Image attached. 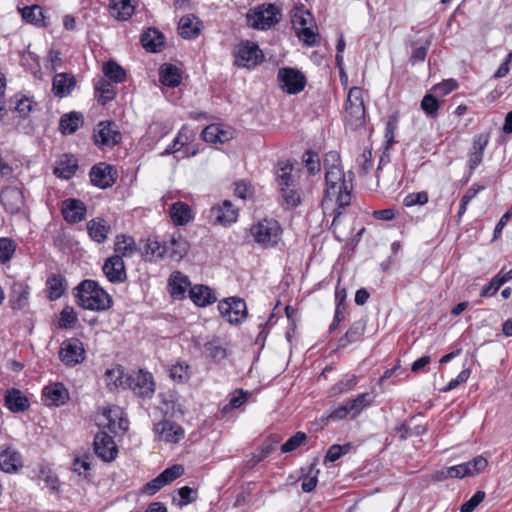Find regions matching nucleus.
<instances>
[{"label": "nucleus", "instance_id": "16", "mask_svg": "<svg viewBox=\"0 0 512 512\" xmlns=\"http://www.w3.org/2000/svg\"><path fill=\"white\" fill-rule=\"evenodd\" d=\"M263 54L254 43L239 45L235 56V64L239 67L253 68L262 61Z\"/></svg>", "mask_w": 512, "mask_h": 512}, {"label": "nucleus", "instance_id": "54", "mask_svg": "<svg viewBox=\"0 0 512 512\" xmlns=\"http://www.w3.org/2000/svg\"><path fill=\"white\" fill-rule=\"evenodd\" d=\"M307 435L304 432H296L281 446L282 453H289L304 445Z\"/></svg>", "mask_w": 512, "mask_h": 512}, {"label": "nucleus", "instance_id": "32", "mask_svg": "<svg viewBox=\"0 0 512 512\" xmlns=\"http://www.w3.org/2000/svg\"><path fill=\"white\" fill-rule=\"evenodd\" d=\"M170 294L172 298L182 300L186 297L187 287L190 286L189 278L181 272H174L169 278Z\"/></svg>", "mask_w": 512, "mask_h": 512}, {"label": "nucleus", "instance_id": "57", "mask_svg": "<svg viewBox=\"0 0 512 512\" xmlns=\"http://www.w3.org/2000/svg\"><path fill=\"white\" fill-rule=\"evenodd\" d=\"M502 285H504V282L499 273H497L488 284L482 287L480 296L484 298L491 297L497 293Z\"/></svg>", "mask_w": 512, "mask_h": 512}, {"label": "nucleus", "instance_id": "29", "mask_svg": "<svg viewBox=\"0 0 512 512\" xmlns=\"http://www.w3.org/2000/svg\"><path fill=\"white\" fill-rule=\"evenodd\" d=\"M169 215L176 226H184L194 217L190 206L182 201H177L170 206Z\"/></svg>", "mask_w": 512, "mask_h": 512}, {"label": "nucleus", "instance_id": "6", "mask_svg": "<svg viewBox=\"0 0 512 512\" xmlns=\"http://www.w3.org/2000/svg\"><path fill=\"white\" fill-rule=\"evenodd\" d=\"M345 112L346 122L351 128L356 129L364 125L366 111L362 89L353 87L349 90Z\"/></svg>", "mask_w": 512, "mask_h": 512}, {"label": "nucleus", "instance_id": "46", "mask_svg": "<svg viewBox=\"0 0 512 512\" xmlns=\"http://www.w3.org/2000/svg\"><path fill=\"white\" fill-rule=\"evenodd\" d=\"M23 20L34 25L44 24L43 10L39 5L18 8Z\"/></svg>", "mask_w": 512, "mask_h": 512}, {"label": "nucleus", "instance_id": "60", "mask_svg": "<svg viewBox=\"0 0 512 512\" xmlns=\"http://www.w3.org/2000/svg\"><path fill=\"white\" fill-rule=\"evenodd\" d=\"M164 486H166L164 480L162 479L161 475L159 474L157 477L152 479L151 481L147 482L142 488L141 492L142 494L152 496L156 494L158 491H160Z\"/></svg>", "mask_w": 512, "mask_h": 512}, {"label": "nucleus", "instance_id": "50", "mask_svg": "<svg viewBox=\"0 0 512 512\" xmlns=\"http://www.w3.org/2000/svg\"><path fill=\"white\" fill-rule=\"evenodd\" d=\"M16 242L8 237H0V264L10 261L16 251Z\"/></svg>", "mask_w": 512, "mask_h": 512}, {"label": "nucleus", "instance_id": "51", "mask_svg": "<svg viewBox=\"0 0 512 512\" xmlns=\"http://www.w3.org/2000/svg\"><path fill=\"white\" fill-rule=\"evenodd\" d=\"M190 366L185 362H177L172 365L169 369V376L172 380L177 381L179 383L186 382L189 377Z\"/></svg>", "mask_w": 512, "mask_h": 512}, {"label": "nucleus", "instance_id": "40", "mask_svg": "<svg viewBox=\"0 0 512 512\" xmlns=\"http://www.w3.org/2000/svg\"><path fill=\"white\" fill-rule=\"evenodd\" d=\"M83 124V115L79 112L64 114L59 123L60 131L63 134L74 133Z\"/></svg>", "mask_w": 512, "mask_h": 512}, {"label": "nucleus", "instance_id": "3", "mask_svg": "<svg viewBox=\"0 0 512 512\" xmlns=\"http://www.w3.org/2000/svg\"><path fill=\"white\" fill-rule=\"evenodd\" d=\"M74 297L78 306L90 311H106L112 307V297L99 283L92 279L81 281L74 288Z\"/></svg>", "mask_w": 512, "mask_h": 512}, {"label": "nucleus", "instance_id": "22", "mask_svg": "<svg viewBox=\"0 0 512 512\" xmlns=\"http://www.w3.org/2000/svg\"><path fill=\"white\" fill-rule=\"evenodd\" d=\"M154 431L159 440L168 443H177L184 437L183 428L169 420H163L155 424Z\"/></svg>", "mask_w": 512, "mask_h": 512}, {"label": "nucleus", "instance_id": "37", "mask_svg": "<svg viewBox=\"0 0 512 512\" xmlns=\"http://www.w3.org/2000/svg\"><path fill=\"white\" fill-rule=\"evenodd\" d=\"M142 46L149 52H158L164 46V36L157 29L149 28L141 36Z\"/></svg>", "mask_w": 512, "mask_h": 512}, {"label": "nucleus", "instance_id": "26", "mask_svg": "<svg viewBox=\"0 0 512 512\" xmlns=\"http://www.w3.org/2000/svg\"><path fill=\"white\" fill-rule=\"evenodd\" d=\"M202 137L207 143L222 144L232 139L233 132L230 128L223 127L219 124H211L203 130Z\"/></svg>", "mask_w": 512, "mask_h": 512}, {"label": "nucleus", "instance_id": "48", "mask_svg": "<svg viewBox=\"0 0 512 512\" xmlns=\"http://www.w3.org/2000/svg\"><path fill=\"white\" fill-rule=\"evenodd\" d=\"M78 170V162H58L53 169V174L60 179H71Z\"/></svg>", "mask_w": 512, "mask_h": 512}, {"label": "nucleus", "instance_id": "59", "mask_svg": "<svg viewBox=\"0 0 512 512\" xmlns=\"http://www.w3.org/2000/svg\"><path fill=\"white\" fill-rule=\"evenodd\" d=\"M464 464L467 467V470H470V476H474L483 472L486 469L488 461L483 456L478 455L474 457L472 460L465 462Z\"/></svg>", "mask_w": 512, "mask_h": 512}, {"label": "nucleus", "instance_id": "41", "mask_svg": "<svg viewBox=\"0 0 512 512\" xmlns=\"http://www.w3.org/2000/svg\"><path fill=\"white\" fill-rule=\"evenodd\" d=\"M71 470L81 479L90 480L92 478V464L90 461V456L88 454L76 456L73 459Z\"/></svg>", "mask_w": 512, "mask_h": 512}, {"label": "nucleus", "instance_id": "27", "mask_svg": "<svg viewBox=\"0 0 512 512\" xmlns=\"http://www.w3.org/2000/svg\"><path fill=\"white\" fill-rule=\"evenodd\" d=\"M189 298L198 307H206L217 301L212 289L203 284L190 287Z\"/></svg>", "mask_w": 512, "mask_h": 512}, {"label": "nucleus", "instance_id": "62", "mask_svg": "<svg viewBox=\"0 0 512 512\" xmlns=\"http://www.w3.org/2000/svg\"><path fill=\"white\" fill-rule=\"evenodd\" d=\"M184 473V468L182 465L176 464L171 467L166 468L164 471L160 473L162 479L165 484L168 485L172 481L179 478Z\"/></svg>", "mask_w": 512, "mask_h": 512}, {"label": "nucleus", "instance_id": "33", "mask_svg": "<svg viewBox=\"0 0 512 512\" xmlns=\"http://www.w3.org/2000/svg\"><path fill=\"white\" fill-rule=\"evenodd\" d=\"M136 250V242L132 236L126 234L116 235L114 242V255H119L120 258L123 259V257L132 256Z\"/></svg>", "mask_w": 512, "mask_h": 512}, {"label": "nucleus", "instance_id": "56", "mask_svg": "<svg viewBox=\"0 0 512 512\" xmlns=\"http://www.w3.org/2000/svg\"><path fill=\"white\" fill-rule=\"evenodd\" d=\"M429 196L426 191L413 192L406 195L403 199L405 207H412L416 205H425L428 203Z\"/></svg>", "mask_w": 512, "mask_h": 512}, {"label": "nucleus", "instance_id": "36", "mask_svg": "<svg viewBox=\"0 0 512 512\" xmlns=\"http://www.w3.org/2000/svg\"><path fill=\"white\" fill-rule=\"evenodd\" d=\"M375 397L376 394L372 390L371 392L358 394L354 399L348 400L350 410H352V419H356L364 409L372 406Z\"/></svg>", "mask_w": 512, "mask_h": 512}, {"label": "nucleus", "instance_id": "31", "mask_svg": "<svg viewBox=\"0 0 512 512\" xmlns=\"http://www.w3.org/2000/svg\"><path fill=\"white\" fill-rule=\"evenodd\" d=\"M201 22L192 14L183 16L178 24V32L185 39L197 37L201 31Z\"/></svg>", "mask_w": 512, "mask_h": 512}, {"label": "nucleus", "instance_id": "17", "mask_svg": "<svg viewBox=\"0 0 512 512\" xmlns=\"http://www.w3.org/2000/svg\"><path fill=\"white\" fill-rule=\"evenodd\" d=\"M102 271L109 282L120 284L126 281L127 273L123 259L119 255L108 257L102 266Z\"/></svg>", "mask_w": 512, "mask_h": 512}, {"label": "nucleus", "instance_id": "61", "mask_svg": "<svg viewBox=\"0 0 512 512\" xmlns=\"http://www.w3.org/2000/svg\"><path fill=\"white\" fill-rule=\"evenodd\" d=\"M486 494L482 490H478L475 494L466 502H464L461 507V512H473L475 508L484 500Z\"/></svg>", "mask_w": 512, "mask_h": 512}, {"label": "nucleus", "instance_id": "52", "mask_svg": "<svg viewBox=\"0 0 512 512\" xmlns=\"http://www.w3.org/2000/svg\"><path fill=\"white\" fill-rule=\"evenodd\" d=\"M358 383L356 375H345L338 383H336L331 391L333 395H340L353 390Z\"/></svg>", "mask_w": 512, "mask_h": 512}, {"label": "nucleus", "instance_id": "2", "mask_svg": "<svg viewBox=\"0 0 512 512\" xmlns=\"http://www.w3.org/2000/svg\"><path fill=\"white\" fill-rule=\"evenodd\" d=\"M189 243L180 232L166 234L162 240L148 239L146 253L156 260L168 258L172 261H181L189 251Z\"/></svg>", "mask_w": 512, "mask_h": 512}, {"label": "nucleus", "instance_id": "55", "mask_svg": "<svg viewBox=\"0 0 512 512\" xmlns=\"http://www.w3.org/2000/svg\"><path fill=\"white\" fill-rule=\"evenodd\" d=\"M489 142L487 134H480L475 137L472 148V160H481L484 156V150Z\"/></svg>", "mask_w": 512, "mask_h": 512}, {"label": "nucleus", "instance_id": "49", "mask_svg": "<svg viewBox=\"0 0 512 512\" xmlns=\"http://www.w3.org/2000/svg\"><path fill=\"white\" fill-rule=\"evenodd\" d=\"M78 321L77 313L72 306H65L60 314L58 320V326L61 329H68L75 326Z\"/></svg>", "mask_w": 512, "mask_h": 512}, {"label": "nucleus", "instance_id": "9", "mask_svg": "<svg viewBox=\"0 0 512 512\" xmlns=\"http://www.w3.org/2000/svg\"><path fill=\"white\" fill-rule=\"evenodd\" d=\"M238 216L239 209L230 200H223L213 205L207 213V219L210 224L224 227L231 226L237 222Z\"/></svg>", "mask_w": 512, "mask_h": 512}, {"label": "nucleus", "instance_id": "11", "mask_svg": "<svg viewBox=\"0 0 512 512\" xmlns=\"http://www.w3.org/2000/svg\"><path fill=\"white\" fill-rule=\"evenodd\" d=\"M277 79L280 88L288 94H298L306 85L305 75L291 67L280 68Z\"/></svg>", "mask_w": 512, "mask_h": 512}, {"label": "nucleus", "instance_id": "23", "mask_svg": "<svg viewBox=\"0 0 512 512\" xmlns=\"http://www.w3.org/2000/svg\"><path fill=\"white\" fill-rule=\"evenodd\" d=\"M42 396L46 405L56 407L64 405L69 399L68 390L59 382L45 386Z\"/></svg>", "mask_w": 512, "mask_h": 512}, {"label": "nucleus", "instance_id": "35", "mask_svg": "<svg viewBox=\"0 0 512 512\" xmlns=\"http://www.w3.org/2000/svg\"><path fill=\"white\" fill-rule=\"evenodd\" d=\"M301 472V488L304 492L310 493L316 488L318 483V474L320 470L317 468V459H314L306 469L302 468Z\"/></svg>", "mask_w": 512, "mask_h": 512}, {"label": "nucleus", "instance_id": "14", "mask_svg": "<svg viewBox=\"0 0 512 512\" xmlns=\"http://www.w3.org/2000/svg\"><path fill=\"white\" fill-rule=\"evenodd\" d=\"M91 183L101 189L111 187L117 180V170L107 162H98L89 173Z\"/></svg>", "mask_w": 512, "mask_h": 512}, {"label": "nucleus", "instance_id": "8", "mask_svg": "<svg viewBox=\"0 0 512 512\" xmlns=\"http://www.w3.org/2000/svg\"><path fill=\"white\" fill-rule=\"evenodd\" d=\"M280 10L273 4L261 5L247 13L249 26L266 30L280 21Z\"/></svg>", "mask_w": 512, "mask_h": 512}, {"label": "nucleus", "instance_id": "12", "mask_svg": "<svg viewBox=\"0 0 512 512\" xmlns=\"http://www.w3.org/2000/svg\"><path fill=\"white\" fill-rule=\"evenodd\" d=\"M59 358L66 366H76L85 360V349L78 338H69L61 343Z\"/></svg>", "mask_w": 512, "mask_h": 512}, {"label": "nucleus", "instance_id": "58", "mask_svg": "<svg viewBox=\"0 0 512 512\" xmlns=\"http://www.w3.org/2000/svg\"><path fill=\"white\" fill-rule=\"evenodd\" d=\"M62 65L63 58L61 53L57 50L50 49L46 57L45 68L51 72H55L60 69Z\"/></svg>", "mask_w": 512, "mask_h": 512}, {"label": "nucleus", "instance_id": "24", "mask_svg": "<svg viewBox=\"0 0 512 512\" xmlns=\"http://www.w3.org/2000/svg\"><path fill=\"white\" fill-rule=\"evenodd\" d=\"M86 227L89 237L97 244H103L111 232L110 224L102 217L89 220Z\"/></svg>", "mask_w": 512, "mask_h": 512}, {"label": "nucleus", "instance_id": "43", "mask_svg": "<svg viewBox=\"0 0 512 512\" xmlns=\"http://www.w3.org/2000/svg\"><path fill=\"white\" fill-rule=\"evenodd\" d=\"M160 81L165 86H178L181 82L179 69L172 64L162 65L160 68Z\"/></svg>", "mask_w": 512, "mask_h": 512}, {"label": "nucleus", "instance_id": "42", "mask_svg": "<svg viewBox=\"0 0 512 512\" xmlns=\"http://www.w3.org/2000/svg\"><path fill=\"white\" fill-rule=\"evenodd\" d=\"M110 13L118 20H127L134 12L131 0H111Z\"/></svg>", "mask_w": 512, "mask_h": 512}, {"label": "nucleus", "instance_id": "19", "mask_svg": "<svg viewBox=\"0 0 512 512\" xmlns=\"http://www.w3.org/2000/svg\"><path fill=\"white\" fill-rule=\"evenodd\" d=\"M61 212L65 221L75 224L85 219L87 207L80 199L68 198L62 202Z\"/></svg>", "mask_w": 512, "mask_h": 512}, {"label": "nucleus", "instance_id": "30", "mask_svg": "<svg viewBox=\"0 0 512 512\" xmlns=\"http://www.w3.org/2000/svg\"><path fill=\"white\" fill-rule=\"evenodd\" d=\"M129 373L125 372V369L121 365H116L111 369H107L104 375V379L107 387L110 390L113 389H127L126 377Z\"/></svg>", "mask_w": 512, "mask_h": 512}, {"label": "nucleus", "instance_id": "47", "mask_svg": "<svg viewBox=\"0 0 512 512\" xmlns=\"http://www.w3.org/2000/svg\"><path fill=\"white\" fill-rule=\"evenodd\" d=\"M103 73L116 83H121L126 78L125 70L114 61H108L103 65Z\"/></svg>", "mask_w": 512, "mask_h": 512}, {"label": "nucleus", "instance_id": "13", "mask_svg": "<svg viewBox=\"0 0 512 512\" xmlns=\"http://www.w3.org/2000/svg\"><path fill=\"white\" fill-rule=\"evenodd\" d=\"M93 448L95 454L105 462L115 460L118 454L114 437L106 430H101L95 435Z\"/></svg>", "mask_w": 512, "mask_h": 512}, {"label": "nucleus", "instance_id": "39", "mask_svg": "<svg viewBox=\"0 0 512 512\" xmlns=\"http://www.w3.org/2000/svg\"><path fill=\"white\" fill-rule=\"evenodd\" d=\"M29 286L23 282H15L11 291V302L13 309H22L28 304Z\"/></svg>", "mask_w": 512, "mask_h": 512}, {"label": "nucleus", "instance_id": "34", "mask_svg": "<svg viewBox=\"0 0 512 512\" xmlns=\"http://www.w3.org/2000/svg\"><path fill=\"white\" fill-rule=\"evenodd\" d=\"M47 297L51 301L59 299L66 290V279L61 274H52L46 280Z\"/></svg>", "mask_w": 512, "mask_h": 512}, {"label": "nucleus", "instance_id": "64", "mask_svg": "<svg viewBox=\"0 0 512 512\" xmlns=\"http://www.w3.org/2000/svg\"><path fill=\"white\" fill-rule=\"evenodd\" d=\"M421 108L428 115H434L439 108V103L433 95L427 94L423 97V99L421 101Z\"/></svg>", "mask_w": 512, "mask_h": 512}, {"label": "nucleus", "instance_id": "10", "mask_svg": "<svg viewBox=\"0 0 512 512\" xmlns=\"http://www.w3.org/2000/svg\"><path fill=\"white\" fill-rule=\"evenodd\" d=\"M218 310L230 324H240L247 317L246 302L239 297H229L218 303Z\"/></svg>", "mask_w": 512, "mask_h": 512}, {"label": "nucleus", "instance_id": "15", "mask_svg": "<svg viewBox=\"0 0 512 512\" xmlns=\"http://www.w3.org/2000/svg\"><path fill=\"white\" fill-rule=\"evenodd\" d=\"M194 134L187 125H184L179 131L173 144L166 149L167 153L175 154L176 159L189 158L195 156L196 151L193 147L189 146V142Z\"/></svg>", "mask_w": 512, "mask_h": 512}, {"label": "nucleus", "instance_id": "20", "mask_svg": "<svg viewBox=\"0 0 512 512\" xmlns=\"http://www.w3.org/2000/svg\"><path fill=\"white\" fill-rule=\"evenodd\" d=\"M366 328L367 319L365 317L354 321L346 333L338 339L337 348L345 349L349 345L361 342L363 340V335L365 334Z\"/></svg>", "mask_w": 512, "mask_h": 512}, {"label": "nucleus", "instance_id": "28", "mask_svg": "<svg viewBox=\"0 0 512 512\" xmlns=\"http://www.w3.org/2000/svg\"><path fill=\"white\" fill-rule=\"evenodd\" d=\"M5 406L13 413L26 411L30 404L28 398L16 388L6 391Z\"/></svg>", "mask_w": 512, "mask_h": 512}, {"label": "nucleus", "instance_id": "53", "mask_svg": "<svg viewBox=\"0 0 512 512\" xmlns=\"http://www.w3.org/2000/svg\"><path fill=\"white\" fill-rule=\"evenodd\" d=\"M352 448L350 443L344 445L334 444L331 445L324 457V462H335L340 459L343 455L347 454Z\"/></svg>", "mask_w": 512, "mask_h": 512}, {"label": "nucleus", "instance_id": "21", "mask_svg": "<svg viewBox=\"0 0 512 512\" xmlns=\"http://www.w3.org/2000/svg\"><path fill=\"white\" fill-rule=\"evenodd\" d=\"M23 466L22 455L8 445L0 446V470L16 473Z\"/></svg>", "mask_w": 512, "mask_h": 512}, {"label": "nucleus", "instance_id": "25", "mask_svg": "<svg viewBox=\"0 0 512 512\" xmlns=\"http://www.w3.org/2000/svg\"><path fill=\"white\" fill-rule=\"evenodd\" d=\"M75 86L76 80L74 76L68 73H58L52 80V92L59 98L69 96Z\"/></svg>", "mask_w": 512, "mask_h": 512}, {"label": "nucleus", "instance_id": "44", "mask_svg": "<svg viewBox=\"0 0 512 512\" xmlns=\"http://www.w3.org/2000/svg\"><path fill=\"white\" fill-rule=\"evenodd\" d=\"M95 93L98 101L105 105L107 102L114 99L116 91L114 85L104 78H100L95 83Z\"/></svg>", "mask_w": 512, "mask_h": 512}, {"label": "nucleus", "instance_id": "1", "mask_svg": "<svg viewBox=\"0 0 512 512\" xmlns=\"http://www.w3.org/2000/svg\"><path fill=\"white\" fill-rule=\"evenodd\" d=\"M354 178L352 169L345 171L341 162H332L326 167V188L322 205L324 208H328L329 205L336 206L333 224L341 216V210L351 204Z\"/></svg>", "mask_w": 512, "mask_h": 512}, {"label": "nucleus", "instance_id": "45", "mask_svg": "<svg viewBox=\"0 0 512 512\" xmlns=\"http://www.w3.org/2000/svg\"><path fill=\"white\" fill-rule=\"evenodd\" d=\"M204 354L215 363H219L227 357L226 348L220 343L219 339H213L204 344Z\"/></svg>", "mask_w": 512, "mask_h": 512}, {"label": "nucleus", "instance_id": "63", "mask_svg": "<svg viewBox=\"0 0 512 512\" xmlns=\"http://www.w3.org/2000/svg\"><path fill=\"white\" fill-rule=\"evenodd\" d=\"M234 194L242 200H246L253 195L252 187L249 183L241 180L234 183Z\"/></svg>", "mask_w": 512, "mask_h": 512}, {"label": "nucleus", "instance_id": "38", "mask_svg": "<svg viewBox=\"0 0 512 512\" xmlns=\"http://www.w3.org/2000/svg\"><path fill=\"white\" fill-rule=\"evenodd\" d=\"M251 396V393L244 389H236L234 392L229 394L228 403L221 406L220 411L222 415H227L231 411L240 408L243 406Z\"/></svg>", "mask_w": 512, "mask_h": 512}, {"label": "nucleus", "instance_id": "4", "mask_svg": "<svg viewBox=\"0 0 512 512\" xmlns=\"http://www.w3.org/2000/svg\"><path fill=\"white\" fill-rule=\"evenodd\" d=\"M293 170L292 162H278L275 169V181L280 194L279 204L285 209L295 208L301 204V196Z\"/></svg>", "mask_w": 512, "mask_h": 512}, {"label": "nucleus", "instance_id": "18", "mask_svg": "<svg viewBox=\"0 0 512 512\" xmlns=\"http://www.w3.org/2000/svg\"><path fill=\"white\" fill-rule=\"evenodd\" d=\"M95 144L102 147H113L121 141V134L111 122H101L94 133Z\"/></svg>", "mask_w": 512, "mask_h": 512}, {"label": "nucleus", "instance_id": "7", "mask_svg": "<svg viewBox=\"0 0 512 512\" xmlns=\"http://www.w3.org/2000/svg\"><path fill=\"white\" fill-rule=\"evenodd\" d=\"M126 381L127 388L137 397L146 400L154 396L156 383L152 373L149 371L143 369L133 371L126 377Z\"/></svg>", "mask_w": 512, "mask_h": 512}, {"label": "nucleus", "instance_id": "5", "mask_svg": "<svg viewBox=\"0 0 512 512\" xmlns=\"http://www.w3.org/2000/svg\"><path fill=\"white\" fill-rule=\"evenodd\" d=\"M250 233L254 241L263 248L276 247L283 233L280 223L273 218H264L253 224Z\"/></svg>", "mask_w": 512, "mask_h": 512}]
</instances>
